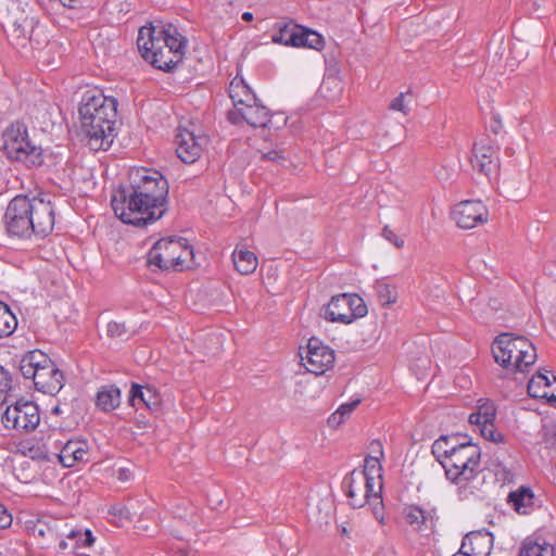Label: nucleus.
Wrapping results in <instances>:
<instances>
[{
    "instance_id": "obj_54",
    "label": "nucleus",
    "mask_w": 556,
    "mask_h": 556,
    "mask_svg": "<svg viewBox=\"0 0 556 556\" xmlns=\"http://www.w3.org/2000/svg\"><path fill=\"white\" fill-rule=\"evenodd\" d=\"M374 514H375V517H376L377 520H379L380 522L383 521V514H382V508L381 507L380 508L375 507L374 508Z\"/></svg>"
},
{
    "instance_id": "obj_10",
    "label": "nucleus",
    "mask_w": 556,
    "mask_h": 556,
    "mask_svg": "<svg viewBox=\"0 0 556 556\" xmlns=\"http://www.w3.org/2000/svg\"><path fill=\"white\" fill-rule=\"evenodd\" d=\"M2 24L15 46L24 47L27 40H31L35 21L23 9L20 2H12L2 16Z\"/></svg>"
},
{
    "instance_id": "obj_20",
    "label": "nucleus",
    "mask_w": 556,
    "mask_h": 556,
    "mask_svg": "<svg viewBox=\"0 0 556 556\" xmlns=\"http://www.w3.org/2000/svg\"><path fill=\"white\" fill-rule=\"evenodd\" d=\"M528 393L532 397H545L548 403H556V376L552 380L546 374L538 372L528 382Z\"/></svg>"
},
{
    "instance_id": "obj_19",
    "label": "nucleus",
    "mask_w": 556,
    "mask_h": 556,
    "mask_svg": "<svg viewBox=\"0 0 556 556\" xmlns=\"http://www.w3.org/2000/svg\"><path fill=\"white\" fill-rule=\"evenodd\" d=\"M365 481V473L356 472V469H354L343 481V485L346 490V496L354 508L363 507L367 502H369L366 493Z\"/></svg>"
},
{
    "instance_id": "obj_31",
    "label": "nucleus",
    "mask_w": 556,
    "mask_h": 556,
    "mask_svg": "<svg viewBox=\"0 0 556 556\" xmlns=\"http://www.w3.org/2000/svg\"><path fill=\"white\" fill-rule=\"evenodd\" d=\"M17 327V318L8 304L0 301V338L11 336Z\"/></svg>"
},
{
    "instance_id": "obj_29",
    "label": "nucleus",
    "mask_w": 556,
    "mask_h": 556,
    "mask_svg": "<svg viewBox=\"0 0 556 556\" xmlns=\"http://www.w3.org/2000/svg\"><path fill=\"white\" fill-rule=\"evenodd\" d=\"M232 257L236 269L242 275L252 274L257 267V257L251 251L236 248Z\"/></svg>"
},
{
    "instance_id": "obj_25",
    "label": "nucleus",
    "mask_w": 556,
    "mask_h": 556,
    "mask_svg": "<svg viewBox=\"0 0 556 556\" xmlns=\"http://www.w3.org/2000/svg\"><path fill=\"white\" fill-rule=\"evenodd\" d=\"M129 403L134 407H137L138 404H142L147 408L153 410L159 407L161 403V395L154 387L147 386L143 388L138 383H132L130 389Z\"/></svg>"
},
{
    "instance_id": "obj_58",
    "label": "nucleus",
    "mask_w": 556,
    "mask_h": 556,
    "mask_svg": "<svg viewBox=\"0 0 556 556\" xmlns=\"http://www.w3.org/2000/svg\"><path fill=\"white\" fill-rule=\"evenodd\" d=\"M242 20L245 22H251L253 20V14L251 12H244L242 14Z\"/></svg>"
},
{
    "instance_id": "obj_59",
    "label": "nucleus",
    "mask_w": 556,
    "mask_h": 556,
    "mask_svg": "<svg viewBox=\"0 0 556 556\" xmlns=\"http://www.w3.org/2000/svg\"><path fill=\"white\" fill-rule=\"evenodd\" d=\"M453 556H467V553L466 551H464V548L460 546L459 551L454 554Z\"/></svg>"
},
{
    "instance_id": "obj_14",
    "label": "nucleus",
    "mask_w": 556,
    "mask_h": 556,
    "mask_svg": "<svg viewBox=\"0 0 556 556\" xmlns=\"http://www.w3.org/2000/svg\"><path fill=\"white\" fill-rule=\"evenodd\" d=\"M452 216L458 227L471 229L488 220V208L481 201L466 200L455 205Z\"/></svg>"
},
{
    "instance_id": "obj_41",
    "label": "nucleus",
    "mask_w": 556,
    "mask_h": 556,
    "mask_svg": "<svg viewBox=\"0 0 556 556\" xmlns=\"http://www.w3.org/2000/svg\"><path fill=\"white\" fill-rule=\"evenodd\" d=\"M304 39V47L303 48H309L315 50H321L325 46V40L321 35L318 33L306 28V33L303 34Z\"/></svg>"
},
{
    "instance_id": "obj_26",
    "label": "nucleus",
    "mask_w": 556,
    "mask_h": 556,
    "mask_svg": "<svg viewBox=\"0 0 556 556\" xmlns=\"http://www.w3.org/2000/svg\"><path fill=\"white\" fill-rule=\"evenodd\" d=\"M404 518L417 531H432L434 528L433 510H425L419 506L410 505L404 509Z\"/></svg>"
},
{
    "instance_id": "obj_21",
    "label": "nucleus",
    "mask_w": 556,
    "mask_h": 556,
    "mask_svg": "<svg viewBox=\"0 0 556 556\" xmlns=\"http://www.w3.org/2000/svg\"><path fill=\"white\" fill-rule=\"evenodd\" d=\"M462 547L466 551L467 556H489L492 548V536L482 531L470 532L464 538Z\"/></svg>"
},
{
    "instance_id": "obj_12",
    "label": "nucleus",
    "mask_w": 556,
    "mask_h": 556,
    "mask_svg": "<svg viewBox=\"0 0 556 556\" xmlns=\"http://www.w3.org/2000/svg\"><path fill=\"white\" fill-rule=\"evenodd\" d=\"M302 365L307 371L315 375H323L332 367L334 363V352L328 345L323 344L316 338H311L307 342L305 355L300 354Z\"/></svg>"
},
{
    "instance_id": "obj_34",
    "label": "nucleus",
    "mask_w": 556,
    "mask_h": 556,
    "mask_svg": "<svg viewBox=\"0 0 556 556\" xmlns=\"http://www.w3.org/2000/svg\"><path fill=\"white\" fill-rule=\"evenodd\" d=\"M519 556H555V551L551 544L526 542L520 551Z\"/></svg>"
},
{
    "instance_id": "obj_2",
    "label": "nucleus",
    "mask_w": 556,
    "mask_h": 556,
    "mask_svg": "<svg viewBox=\"0 0 556 556\" xmlns=\"http://www.w3.org/2000/svg\"><path fill=\"white\" fill-rule=\"evenodd\" d=\"M54 206L50 198L18 194L7 205L3 215L5 233L17 240L45 238L53 230Z\"/></svg>"
},
{
    "instance_id": "obj_30",
    "label": "nucleus",
    "mask_w": 556,
    "mask_h": 556,
    "mask_svg": "<svg viewBox=\"0 0 556 556\" xmlns=\"http://www.w3.org/2000/svg\"><path fill=\"white\" fill-rule=\"evenodd\" d=\"M496 417V407L490 400H480L477 410L469 415L471 425L492 422Z\"/></svg>"
},
{
    "instance_id": "obj_32",
    "label": "nucleus",
    "mask_w": 556,
    "mask_h": 556,
    "mask_svg": "<svg viewBox=\"0 0 556 556\" xmlns=\"http://www.w3.org/2000/svg\"><path fill=\"white\" fill-rule=\"evenodd\" d=\"M293 27H295L293 22L277 24L278 29L271 36L273 42L292 47L296 39V34L292 29Z\"/></svg>"
},
{
    "instance_id": "obj_35",
    "label": "nucleus",
    "mask_w": 556,
    "mask_h": 556,
    "mask_svg": "<svg viewBox=\"0 0 556 556\" xmlns=\"http://www.w3.org/2000/svg\"><path fill=\"white\" fill-rule=\"evenodd\" d=\"M375 290L381 305H391L396 301L395 288L383 280H379L375 285Z\"/></svg>"
},
{
    "instance_id": "obj_37",
    "label": "nucleus",
    "mask_w": 556,
    "mask_h": 556,
    "mask_svg": "<svg viewBox=\"0 0 556 556\" xmlns=\"http://www.w3.org/2000/svg\"><path fill=\"white\" fill-rule=\"evenodd\" d=\"M356 472H363L366 476L377 477L378 480L382 479V466L380 458L377 456H367L364 460L363 470H356Z\"/></svg>"
},
{
    "instance_id": "obj_3",
    "label": "nucleus",
    "mask_w": 556,
    "mask_h": 556,
    "mask_svg": "<svg viewBox=\"0 0 556 556\" xmlns=\"http://www.w3.org/2000/svg\"><path fill=\"white\" fill-rule=\"evenodd\" d=\"M118 102L105 97L101 91H87L84 94L79 115L81 128L91 150H108L115 137V122Z\"/></svg>"
},
{
    "instance_id": "obj_38",
    "label": "nucleus",
    "mask_w": 556,
    "mask_h": 556,
    "mask_svg": "<svg viewBox=\"0 0 556 556\" xmlns=\"http://www.w3.org/2000/svg\"><path fill=\"white\" fill-rule=\"evenodd\" d=\"M12 389V376L10 371L0 365V404L7 401V395Z\"/></svg>"
},
{
    "instance_id": "obj_53",
    "label": "nucleus",
    "mask_w": 556,
    "mask_h": 556,
    "mask_svg": "<svg viewBox=\"0 0 556 556\" xmlns=\"http://www.w3.org/2000/svg\"><path fill=\"white\" fill-rule=\"evenodd\" d=\"M68 542V544H73V543H78V546L76 547V552L80 548V547H88L89 545H85L84 544V541H85V536L83 538H79V536H76L75 539L73 540H66Z\"/></svg>"
},
{
    "instance_id": "obj_61",
    "label": "nucleus",
    "mask_w": 556,
    "mask_h": 556,
    "mask_svg": "<svg viewBox=\"0 0 556 556\" xmlns=\"http://www.w3.org/2000/svg\"><path fill=\"white\" fill-rule=\"evenodd\" d=\"M324 88H325V84L321 85L320 92H324Z\"/></svg>"
},
{
    "instance_id": "obj_23",
    "label": "nucleus",
    "mask_w": 556,
    "mask_h": 556,
    "mask_svg": "<svg viewBox=\"0 0 556 556\" xmlns=\"http://www.w3.org/2000/svg\"><path fill=\"white\" fill-rule=\"evenodd\" d=\"M480 464L481 460L472 464H459L446 472L445 477L448 481L458 485L460 491H466L469 483L481 472Z\"/></svg>"
},
{
    "instance_id": "obj_27",
    "label": "nucleus",
    "mask_w": 556,
    "mask_h": 556,
    "mask_svg": "<svg viewBox=\"0 0 556 556\" xmlns=\"http://www.w3.org/2000/svg\"><path fill=\"white\" fill-rule=\"evenodd\" d=\"M535 496L529 486L521 485L517 490L509 492L507 503L514 510L521 515H527L534 508Z\"/></svg>"
},
{
    "instance_id": "obj_48",
    "label": "nucleus",
    "mask_w": 556,
    "mask_h": 556,
    "mask_svg": "<svg viewBox=\"0 0 556 556\" xmlns=\"http://www.w3.org/2000/svg\"><path fill=\"white\" fill-rule=\"evenodd\" d=\"M292 29L296 34V39L293 42L292 47H298V48L304 47L305 37L302 34L306 33V27L295 24V27H293Z\"/></svg>"
},
{
    "instance_id": "obj_52",
    "label": "nucleus",
    "mask_w": 556,
    "mask_h": 556,
    "mask_svg": "<svg viewBox=\"0 0 556 556\" xmlns=\"http://www.w3.org/2000/svg\"><path fill=\"white\" fill-rule=\"evenodd\" d=\"M545 439L552 446H556V428L546 430Z\"/></svg>"
},
{
    "instance_id": "obj_16",
    "label": "nucleus",
    "mask_w": 556,
    "mask_h": 556,
    "mask_svg": "<svg viewBox=\"0 0 556 556\" xmlns=\"http://www.w3.org/2000/svg\"><path fill=\"white\" fill-rule=\"evenodd\" d=\"M470 163L475 170L486 177L496 174L500 166L497 151L484 141L476 142L471 151Z\"/></svg>"
},
{
    "instance_id": "obj_40",
    "label": "nucleus",
    "mask_w": 556,
    "mask_h": 556,
    "mask_svg": "<svg viewBox=\"0 0 556 556\" xmlns=\"http://www.w3.org/2000/svg\"><path fill=\"white\" fill-rule=\"evenodd\" d=\"M480 429L482 437L491 442L500 443L504 441V435L497 432L494 421L477 425Z\"/></svg>"
},
{
    "instance_id": "obj_45",
    "label": "nucleus",
    "mask_w": 556,
    "mask_h": 556,
    "mask_svg": "<svg viewBox=\"0 0 556 556\" xmlns=\"http://www.w3.org/2000/svg\"><path fill=\"white\" fill-rule=\"evenodd\" d=\"M382 236L390 242H392L396 248L401 249L404 245V240L399 238L396 233L389 227L384 226L382 229Z\"/></svg>"
},
{
    "instance_id": "obj_51",
    "label": "nucleus",
    "mask_w": 556,
    "mask_h": 556,
    "mask_svg": "<svg viewBox=\"0 0 556 556\" xmlns=\"http://www.w3.org/2000/svg\"><path fill=\"white\" fill-rule=\"evenodd\" d=\"M344 417L341 416L338 410L332 413L328 418V425L332 428L339 427L343 422Z\"/></svg>"
},
{
    "instance_id": "obj_11",
    "label": "nucleus",
    "mask_w": 556,
    "mask_h": 556,
    "mask_svg": "<svg viewBox=\"0 0 556 556\" xmlns=\"http://www.w3.org/2000/svg\"><path fill=\"white\" fill-rule=\"evenodd\" d=\"M435 450L443 456L440 465L444 468L445 473L459 464H472L481 460L480 447L469 440L457 442L451 450L444 451H442L441 443H438Z\"/></svg>"
},
{
    "instance_id": "obj_46",
    "label": "nucleus",
    "mask_w": 556,
    "mask_h": 556,
    "mask_svg": "<svg viewBox=\"0 0 556 556\" xmlns=\"http://www.w3.org/2000/svg\"><path fill=\"white\" fill-rule=\"evenodd\" d=\"M262 159L277 164H282L286 161V157L282 155V153L277 150H270L266 153H263Z\"/></svg>"
},
{
    "instance_id": "obj_28",
    "label": "nucleus",
    "mask_w": 556,
    "mask_h": 556,
    "mask_svg": "<svg viewBox=\"0 0 556 556\" xmlns=\"http://www.w3.org/2000/svg\"><path fill=\"white\" fill-rule=\"evenodd\" d=\"M121 403V391L115 386H105L97 394V407L103 412L115 409Z\"/></svg>"
},
{
    "instance_id": "obj_62",
    "label": "nucleus",
    "mask_w": 556,
    "mask_h": 556,
    "mask_svg": "<svg viewBox=\"0 0 556 556\" xmlns=\"http://www.w3.org/2000/svg\"><path fill=\"white\" fill-rule=\"evenodd\" d=\"M53 410H54V413H59V410H60V409H59V407L56 406Z\"/></svg>"
},
{
    "instance_id": "obj_8",
    "label": "nucleus",
    "mask_w": 556,
    "mask_h": 556,
    "mask_svg": "<svg viewBox=\"0 0 556 556\" xmlns=\"http://www.w3.org/2000/svg\"><path fill=\"white\" fill-rule=\"evenodd\" d=\"M164 31L154 30L153 25L142 26L139 29L137 46L142 58L154 67L164 72H172L181 61L180 54H167L166 48L157 35Z\"/></svg>"
},
{
    "instance_id": "obj_36",
    "label": "nucleus",
    "mask_w": 556,
    "mask_h": 556,
    "mask_svg": "<svg viewBox=\"0 0 556 556\" xmlns=\"http://www.w3.org/2000/svg\"><path fill=\"white\" fill-rule=\"evenodd\" d=\"M465 440H467L466 435H459V434L442 435L433 442L432 447H431L432 454L435 456L437 460L440 463L442 460L443 456H441L440 453L435 450V446L438 445V443H441L442 451H444V450H451L453 444H455L457 442L465 441Z\"/></svg>"
},
{
    "instance_id": "obj_24",
    "label": "nucleus",
    "mask_w": 556,
    "mask_h": 556,
    "mask_svg": "<svg viewBox=\"0 0 556 556\" xmlns=\"http://www.w3.org/2000/svg\"><path fill=\"white\" fill-rule=\"evenodd\" d=\"M154 30L164 31L157 35V39L162 40V46L166 48L167 54H180L182 61L184 50L186 48V39L179 34L173 25L154 26Z\"/></svg>"
},
{
    "instance_id": "obj_7",
    "label": "nucleus",
    "mask_w": 556,
    "mask_h": 556,
    "mask_svg": "<svg viewBox=\"0 0 556 556\" xmlns=\"http://www.w3.org/2000/svg\"><path fill=\"white\" fill-rule=\"evenodd\" d=\"M2 139L9 159L22 162L27 167H39L43 163L42 148L29 137L23 122L11 123L3 131Z\"/></svg>"
},
{
    "instance_id": "obj_57",
    "label": "nucleus",
    "mask_w": 556,
    "mask_h": 556,
    "mask_svg": "<svg viewBox=\"0 0 556 556\" xmlns=\"http://www.w3.org/2000/svg\"><path fill=\"white\" fill-rule=\"evenodd\" d=\"M128 473H129V470L128 469H119L118 471V479L123 480V479H127L128 478Z\"/></svg>"
},
{
    "instance_id": "obj_50",
    "label": "nucleus",
    "mask_w": 556,
    "mask_h": 556,
    "mask_svg": "<svg viewBox=\"0 0 556 556\" xmlns=\"http://www.w3.org/2000/svg\"><path fill=\"white\" fill-rule=\"evenodd\" d=\"M28 455L33 458L49 459L48 452L41 447L29 448Z\"/></svg>"
},
{
    "instance_id": "obj_13",
    "label": "nucleus",
    "mask_w": 556,
    "mask_h": 556,
    "mask_svg": "<svg viewBox=\"0 0 556 556\" xmlns=\"http://www.w3.org/2000/svg\"><path fill=\"white\" fill-rule=\"evenodd\" d=\"M181 250V238L170 237L161 239L154 243L148 253L149 266H157L160 269L169 271L175 269V263L179 260Z\"/></svg>"
},
{
    "instance_id": "obj_43",
    "label": "nucleus",
    "mask_w": 556,
    "mask_h": 556,
    "mask_svg": "<svg viewBox=\"0 0 556 556\" xmlns=\"http://www.w3.org/2000/svg\"><path fill=\"white\" fill-rule=\"evenodd\" d=\"M129 333L125 323L111 321L106 326V334L110 338H124Z\"/></svg>"
},
{
    "instance_id": "obj_18",
    "label": "nucleus",
    "mask_w": 556,
    "mask_h": 556,
    "mask_svg": "<svg viewBox=\"0 0 556 556\" xmlns=\"http://www.w3.org/2000/svg\"><path fill=\"white\" fill-rule=\"evenodd\" d=\"M53 444L55 448L60 446L59 453H54V455L64 467L70 468L79 462L86 460L88 454V444L86 441L67 440L64 443L53 441Z\"/></svg>"
},
{
    "instance_id": "obj_42",
    "label": "nucleus",
    "mask_w": 556,
    "mask_h": 556,
    "mask_svg": "<svg viewBox=\"0 0 556 556\" xmlns=\"http://www.w3.org/2000/svg\"><path fill=\"white\" fill-rule=\"evenodd\" d=\"M495 477L498 481L504 484H509L515 481V473L511 468L505 466L502 463L496 464L495 466Z\"/></svg>"
},
{
    "instance_id": "obj_15",
    "label": "nucleus",
    "mask_w": 556,
    "mask_h": 556,
    "mask_svg": "<svg viewBox=\"0 0 556 556\" xmlns=\"http://www.w3.org/2000/svg\"><path fill=\"white\" fill-rule=\"evenodd\" d=\"M192 130L179 126L175 136L176 153L184 163H194L202 153V141Z\"/></svg>"
},
{
    "instance_id": "obj_44",
    "label": "nucleus",
    "mask_w": 556,
    "mask_h": 556,
    "mask_svg": "<svg viewBox=\"0 0 556 556\" xmlns=\"http://www.w3.org/2000/svg\"><path fill=\"white\" fill-rule=\"evenodd\" d=\"M407 93H400L396 98H394L390 103V109L393 111H400L404 115L408 114L407 105L405 104V97Z\"/></svg>"
},
{
    "instance_id": "obj_55",
    "label": "nucleus",
    "mask_w": 556,
    "mask_h": 556,
    "mask_svg": "<svg viewBox=\"0 0 556 556\" xmlns=\"http://www.w3.org/2000/svg\"><path fill=\"white\" fill-rule=\"evenodd\" d=\"M114 510L112 511L114 515H119L122 517H127L129 511L126 509V508H119V509H116V508H113Z\"/></svg>"
},
{
    "instance_id": "obj_1",
    "label": "nucleus",
    "mask_w": 556,
    "mask_h": 556,
    "mask_svg": "<svg viewBox=\"0 0 556 556\" xmlns=\"http://www.w3.org/2000/svg\"><path fill=\"white\" fill-rule=\"evenodd\" d=\"M168 189L166 178L159 170L134 168L129 172V186L114 191L111 205L124 224L143 227L161 219L166 213Z\"/></svg>"
},
{
    "instance_id": "obj_60",
    "label": "nucleus",
    "mask_w": 556,
    "mask_h": 556,
    "mask_svg": "<svg viewBox=\"0 0 556 556\" xmlns=\"http://www.w3.org/2000/svg\"><path fill=\"white\" fill-rule=\"evenodd\" d=\"M240 98H245V93L243 91H239Z\"/></svg>"
},
{
    "instance_id": "obj_4",
    "label": "nucleus",
    "mask_w": 556,
    "mask_h": 556,
    "mask_svg": "<svg viewBox=\"0 0 556 556\" xmlns=\"http://www.w3.org/2000/svg\"><path fill=\"white\" fill-rule=\"evenodd\" d=\"M495 362L514 372H525L536 361V350L532 342L523 336L501 333L492 344Z\"/></svg>"
},
{
    "instance_id": "obj_39",
    "label": "nucleus",
    "mask_w": 556,
    "mask_h": 556,
    "mask_svg": "<svg viewBox=\"0 0 556 556\" xmlns=\"http://www.w3.org/2000/svg\"><path fill=\"white\" fill-rule=\"evenodd\" d=\"M365 485H366V493H367L368 500H370V498H374L376 501L379 500V504L381 505V503H382L381 497H380V493H381V489H382L381 480H378L377 477L366 476Z\"/></svg>"
},
{
    "instance_id": "obj_9",
    "label": "nucleus",
    "mask_w": 556,
    "mask_h": 556,
    "mask_svg": "<svg viewBox=\"0 0 556 556\" xmlns=\"http://www.w3.org/2000/svg\"><path fill=\"white\" fill-rule=\"evenodd\" d=\"M364 300L357 294L343 293L331 298L324 309L325 319L333 323L351 324L367 314Z\"/></svg>"
},
{
    "instance_id": "obj_6",
    "label": "nucleus",
    "mask_w": 556,
    "mask_h": 556,
    "mask_svg": "<svg viewBox=\"0 0 556 556\" xmlns=\"http://www.w3.org/2000/svg\"><path fill=\"white\" fill-rule=\"evenodd\" d=\"M30 531L34 538L39 540L38 543L41 544V547L54 548L58 546L59 551H70L73 554H75L78 543L68 544L66 540L85 536V545H92L94 541L90 530L70 529L68 525L61 519H52L50 521L37 520Z\"/></svg>"
},
{
    "instance_id": "obj_56",
    "label": "nucleus",
    "mask_w": 556,
    "mask_h": 556,
    "mask_svg": "<svg viewBox=\"0 0 556 556\" xmlns=\"http://www.w3.org/2000/svg\"><path fill=\"white\" fill-rule=\"evenodd\" d=\"M371 446H377V452L379 453V455L381 457H383V450H382L381 443L379 441L371 442Z\"/></svg>"
},
{
    "instance_id": "obj_5",
    "label": "nucleus",
    "mask_w": 556,
    "mask_h": 556,
    "mask_svg": "<svg viewBox=\"0 0 556 556\" xmlns=\"http://www.w3.org/2000/svg\"><path fill=\"white\" fill-rule=\"evenodd\" d=\"M229 97L233 110L228 112V119L232 124L247 122L252 127H266L269 123V111L257 103V98L242 78L235 77L229 85Z\"/></svg>"
},
{
    "instance_id": "obj_22",
    "label": "nucleus",
    "mask_w": 556,
    "mask_h": 556,
    "mask_svg": "<svg viewBox=\"0 0 556 556\" xmlns=\"http://www.w3.org/2000/svg\"><path fill=\"white\" fill-rule=\"evenodd\" d=\"M51 358L40 350L28 351L20 361V370L24 378L34 379L39 371L49 366Z\"/></svg>"
},
{
    "instance_id": "obj_17",
    "label": "nucleus",
    "mask_w": 556,
    "mask_h": 556,
    "mask_svg": "<svg viewBox=\"0 0 556 556\" xmlns=\"http://www.w3.org/2000/svg\"><path fill=\"white\" fill-rule=\"evenodd\" d=\"M33 381L36 390L45 394L55 395L64 386V375L51 359L49 366L39 371Z\"/></svg>"
},
{
    "instance_id": "obj_33",
    "label": "nucleus",
    "mask_w": 556,
    "mask_h": 556,
    "mask_svg": "<svg viewBox=\"0 0 556 556\" xmlns=\"http://www.w3.org/2000/svg\"><path fill=\"white\" fill-rule=\"evenodd\" d=\"M179 260L175 263V271H182L191 268L193 265L194 252L193 248L188 243V240L181 238V250L179 252Z\"/></svg>"
},
{
    "instance_id": "obj_47",
    "label": "nucleus",
    "mask_w": 556,
    "mask_h": 556,
    "mask_svg": "<svg viewBox=\"0 0 556 556\" xmlns=\"http://www.w3.org/2000/svg\"><path fill=\"white\" fill-rule=\"evenodd\" d=\"M12 523V516L9 514L8 509L0 505V529H7Z\"/></svg>"
},
{
    "instance_id": "obj_49",
    "label": "nucleus",
    "mask_w": 556,
    "mask_h": 556,
    "mask_svg": "<svg viewBox=\"0 0 556 556\" xmlns=\"http://www.w3.org/2000/svg\"><path fill=\"white\" fill-rule=\"evenodd\" d=\"M358 404H359V400H356V401H353L350 403H344V404L340 405L337 410L341 416L345 417V416H349Z\"/></svg>"
}]
</instances>
